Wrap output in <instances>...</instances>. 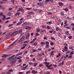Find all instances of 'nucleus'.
<instances>
[{"label":"nucleus","mask_w":74,"mask_h":74,"mask_svg":"<svg viewBox=\"0 0 74 74\" xmlns=\"http://www.w3.org/2000/svg\"><path fill=\"white\" fill-rule=\"evenodd\" d=\"M59 30V27H56V31H58Z\"/></svg>","instance_id":"nucleus-24"},{"label":"nucleus","mask_w":74,"mask_h":74,"mask_svg":"<svg viewBox=\"0 0 74 74\" xmlns=\"http://www.w3.org/2000/svg\"><path fill=\"white\" fill-rule=\"evenodd\" d=\"M53 52H54V51L51 52L50 54H51V56L53 55Z\"/></svg>","instance_id":"nucleus-33"},{"label":"nucleus","mask_w":74,"mask_h":74,"mask_svg":"<svg viewBox=\"0 0 74 74\" xmlns=\"http://www.w3.org/2000/svg\"><path fill=\"white\" fill-rule=\"evenodd\" d=\"M17 41H16L15 42H14L13 43H12V44H11L10 45H9L8 46V49H10V48H11V47H10L11 46H13V45H14V44L15 43V42H16Z\"/></svg>","instance_id":"nucleus-3"},{"label":"nucleus","mask_w":74,"mask_h":74,"mask_svg":"<svg viewBox=\"0 0 74 74\" xmlns=\"http://www.w3.org/2000/svg\"><path fill=\"white\" fill-rule=\"evenodd\" d=\"M20 14H19V13L17 12L16 13V14L15 15V16H16L17 15H19Z\"/></svg>","instance_id":"nucleus-31"},{"label":"nucleus","mask_w":74,"mask_h":74,"mask_svg":"<svg viewBox=\"0 0 74 74\" xmlns=\"http://www.w3.org/2000/svg\"><path fill=\"white\" fill-rule=\"evenodd\" d=\"M2 16L3 17V18L2 19V21H4V20H5V19L6 18V16H5L4 15H2Z\"/></svg>","instance_id":"nucleus-13"},{"label":"nucleus","mask_w":74,"mask_h":74,"mask_svg":"<svg viewBox=\"0 0 74 74\" xmlns=\"http://www.w3.org/2000/svg\"><path fill=\"white\" fill-rule=\"evenodd\" d=\"M9 36H10V37H12V36H13V35H12V32H11L9 33Z\"/></svg>","instance_id":"nucleus-19"},{"label":"nucleus","mask_w":74,"mask_h":74,"mask_svg":"<svg viewBox=\"0 0 74 74\" xmlns=\"http://www.w3.org/2000/svg\"><path fill=\"white\" fill-rule=\"evenodd\" d=\"M54 43H53V42H51L50 43V45H51V46H52L53 45Z\"/></svg>","instance_id":"nucleus-49"},{"label":"nucleus","mask_w":74,"mask_h":74,"mask_svg":"<svg viewBox=\"0 0 74 74\" xmlns=\"http://www.w3.org/2000/svg\"><path fill=\"white\" fill-rule=\"evenodd\" d=\"M3 14V12H2L1 13H0V15H1H1L2 16H3V15H4Z\"/></svg>","instance_id":"nucleus-62"},{"label":"nucleus","mask_w":74,"mask_h":74,"mask_svg":"<svg viewBox=\"0 0 74 74\" xmlns=\"http://www.w3.org/2000/svg\"><path fill=\"white\" fill-rule=\"evenodd\" d=\"M40 29H38L36 30V32L37 33H39V32H40Z\"/></svg>","instance_id":"nucleus-35"},{"label":"nucleus","mask_w":74,"mask_h":74,"mask_svg":"<svg viewBox=\"0 0 74 74\" xmlns=\"http://www.w3.org/2000/svg\"><path fill=\"white\" fill-rule=\"evenodd\" d=\"M49 47V45H47L45 46V48H48Z\"/></svg>","instance_id":"nucleus-47"},{"label":"nucleus","mask_w":74,"mask_h":74,"mask_svg":"<svg viewBox=\"0 0 74 74\" xmlns=\"http://www.w3.org/2000/svg\"><path fill=\"white\" fill-rule=\"evenodd\" d=\"M69 9H70L71 10V8H72V6H71V5H69Z\"/></svg>","instance_id":"nucleus-52"},{"label":"nucleus","mask_w":74,"mask_h":74,"mask_svg":"<svg viewBox=\"0 0 74 74\" xmlns=\"http://www.w3.org/2000/svg\"><path fill=\"white\" fill-rule=\"evenodd\" d=\"M8 55H5L4 54L2 56V58H4V57H5V56H8Z\"/></svg>","instance_id":"nucleus-23"},{"label":"nucleus","mask_w":74,"mask_h":74,"mask_svg":"<svg viewBox=\"0 0 74 74\" xmlns=\"http://www.w3.org/2000/svg\"><path fill=\"white\" fill-rule=\"evenodd\" d=\"M47 28L48 29H50L51 27H49V25H47Z\"/></svg>","instance_id":"nucleus-43"},{"label":"nucleus","mask_w":74,"mask_h":74,"mask_svg":"<svg viewBox=\"0 0 74 74\" xmlns=\"http://www.w3.org/2000/svg\"><path fill=\"white\" fill-rule=\"evenodd\" d=\"M12 71H13V70L10 69L9 71L8 72H12Z\"/></svg>","instance_id":"nucleus-38"},{"label":"nucleus","mask_w":74,"mask_h":74,"mask_svg":"<svg viewBox=\"0 0 74 74\" xmlns=\"http://www.w3.org/2000/svg\"><path fill=\"white\" fill-rule=\"evenodd\" d=\"M49 32L50 33H53V31L52 30H50V31H49Z\"/></svg>","instance_id":"nucleus-54"},{"label":"nucleus","mask_w":74,"mask_h":74,"mask_svg":"<svg viewBox=\"0 0 74 74\" xmlns=\"http://www.w3.org/2000/svg\"><path fill=\"white\" fill-rule=\"evenodd\" d=\"M71 25L72 26H74V23H71Z\"/></svg>","instance_id":"nucleus-60"},{"label":"nucleus","mask_w":74,"mask_h":74,"mask_svg":"<svg viewBox=\"0 0 74 74\" xmlns=\"http://www.w3.org/2000/svg\"><path fill=\"white\" fill-rule=\"evenodd\" d=\"M42 66H43L42 64H39V67H42Z\"/></svg>","instance_id":"nucleus-45"},{"label":"nucleus","mask_w":74,"mask_h":74,"mask_svg":"<svg viewBox=\"0 0 74 74\" xmlns=\"http://www.w3.org/2000/svg\"><path fill=\"white\" fill-rule=\"evenodd\" d=\"M22 9V8H19L18 10V11H21V9Z\"/></svg>","instance_id":"nucleus-37"},{"label":"nucleus","mask_w":74,"mask_h":74,"mask_svg":"<svg viewBox=\"0 0 74 74\" xmlns=\"http://www.w3.org/2000/svg\"><path fill=\"white\" fill-rule=\"evenodd\" d=\"M46 25H42V28H43L44 29H45L46 27Z\"/></svg>","instance_id":"nucleus-36"},{"label":"nucleus","mask_w":74,"mask_h":74,"mask_svg":"<svg viewBox=\"0 0 74 74\" xmlns=\"http://www.w3.org/2000/svg\"><path fill=\"white\" fill-rule=\"evenodd\" d=\"M28 52H29L28 51H25V53H28Z\"/></svg>","instance_id":"nucleus-61"},{"label":"nucleus","mask_w":74,"mask_h":74,"mask_svg":"<svg viewBox=\"0 0 74 74\" xmlns=\"http://www.w3.org/2000/svg\"><path fill=\"white\" fill-rule=\"evenodd\" d=\"M51 40H55V38H53V36L51 37Z\"/></svg>","instance_id":"nucleus-27"},{"label":"nucleus","mask_w":74,"mask_h":74,"mask_svg":"<svg viewBox=\"0 0 74 74\" xmlns=\"http://www.w3.org/2000/svg\"><path fill=\"white\" fill-rule=\"evenodd\" d=\"M30 73V71H27V72L26 73L28 74L29 73Z\"/></svg>","instance_id":"nucleus-57"},{"label":"nucleus","mask_w":74,"mask_h":74,"mask_svg":"<svg viewBox=\"0 0 74 74\" xmlns=\"http://www.w3.org/2000/svg\"><path fill=\"white\" fill-rule=\"evenodd\" d=\"M12 64H14V63H15V61L14 60L12 61Z\"/></svg>","instance_id":"nucleus-63"},{"label":"nucleus","mask_w":74,"mask_h":74,"mask_svg":"<svg viewBox=\"0 0 74 74\" xmlns=\"http://www.w3.org/2000/svg\"><path fill=\"white\" fill-rule=\"evenodd\" d=\"M36 72V71H34V70H33L32 71V73L33 74L34 73Z\"/></svg>","instance_id":"nucleus-42"},{"label":"nucleus","mask_w":74,"mask_h":74,"mask_svg":"<svg viewBox=\"0 0 74 74\" xmlns=\"http://www.w3.org/2000/svg\"><path fill=\"white\" fill-rule=\"evenodd\" d=\"M49 1H50L51 3H53V0H46L45 1V4H46L48 2H49Z\"/></svg>","instance_id":"nucleus-6"},{"label":"nucleus","mask_w":74,"mask_h":74,"mask_svg":"<svg viewBox=\"0 0 74 74\" xmlns=\"http://www.w3.org/2000/svg\"><path fill=\"white\" fill-rule=\"evenodd\" d=\"M42 49L40 47H39L38 48V49H37L38 51H41V50Z\"/></svg>","instance_id":"nucleus-40"},{"label":"nucleus","mask_w":74,"mask_h":74,"mask_svg":"<svg viewBox=\"0 0 74 74\" xmlns=\"http://www.w3.org/2000/svg\"><path fill=\"white\" fill-rule=\"evenodd\" d=\"M44 64H45V65H46V67H47V66H49V63L48 62H45L44 63Z\"/></svg>","instance_id":"nucleus-9"},{"label":"nucleus","mask_w":74,"mask_h":74,"mask_svg":"<svg viewBox=\"0 0 74 74\" xmlns=\"http://www.w3.org/2000/svg\"><path fill=\"white\" fill-rule=\"evenodd\" d=\"M64 45H65V47H66L67 46H68V45L66 43H65L64 44Z\"/></svg>","instance_id":"nucleus-51"},{"label":"nucleus","mask_w":74,"mask_h":74,"mask_svg":"<svg viewBox=\"0 0 74 74\" xmlns=\"http://www.w3.org/2000/svg\"><path fill=\"white\" fill-rule=\"evenodd\" d=\"M37 42H35L33 44V45L34 46H35V47H36V45H37Z\"/></svg>","instance_id":"nucleus-22"},{"label":"nucleus","mask_w":74,"mask_h":74,"mask_svg":"<svg viewBox=\"0 0 74 74\" xmlns=\"http://www.w3.org/2000/svg\"><path fill=\"white\" fill-rule=\"evenodd\" d=\"M18 31H17L14 32L13 33H12V35L13 36H15V35H16L17 34H18Z\"/></svg>","instance_id":"nucleus-7"},{"label":"nucleus","mask_w":74,"mask_h":74,"mask_svg":"<svg viewBox=\"0 0 74 74\" xmlns=\"http://www.w3.org/2000/svg\"><path fill=\"white\" fill-rule=\"evenodd\" d=\"M46 73L47 74H50V72L47 71L46 72Z\"/></svg>","instance_id":"nucleus-41"},{"label":"nucleus","mask_w":74,"mask_h":74,"mask_svg":"<svg viewBox=\"0 0 74 74\" xmlns=\"http://www.w3.org/2000/svg\"><path fill=\"white\" fill-rule=\"evenodd\" d=\"M64 11H65L66 12H67L68 11V8H65L63 9Z\"/></svg>","instance_id":"nucleus-15"},{"label":"nucleus","mask_w":74,"mask_h":74,"mask_svg":"<svg viewBox=\"0 0 74 74\" xmlns=\"http://www.w3.org/2000/svg\"><path fill=\"white\" fill-rule=\"evenodd\" d=\"M9 11H11L12 10V8H10L8 9Z\"/></svg>","instance_id":"nucleus-50"},{"label":"nucleus","mask_w":74,"mask_h":74,"mask_svg":"<svg viewBox=\"0 0 74 74\" xmlns=\"http://www.w3.org/2000/svg\"><path fill=\"white\" fill-rule=\"evenodd\" d=\"M67 21H66V20L64 23V24L66 25L67 23Z\"/></svg>","instance_id":"nucleus-59"},{"label":"nucleus","mask_w":74,"mask_h":74,"mask_svg":"<svg viewBox=\"0 0 74 74\" xmlns=\"http://www.w3.org/2000/svg\"><path fill=\"white\" fill-rule=\"evenodd\" d=\"M12 25H13V24H10L8 25V27H10L11 26H12Z\"/></svg>","instance_id":"nucleus-58"},{"label":"nucleus","mask_w":74,"mask_h":74,"mask_svg":"<svg viewBox=\"0 0 74 74\" xmlns=\"http://www.w3.org/2000/svg\"><path fill=\"white\" fill-rule=\"evenodd\" d=\"M22 29H20L18 32V33L19 34H21V33H22Z\"/></svg>","instance_id":"nucleus-30"},{"label":"nucleus","mask_w":74,"mask_h":74,"mask_svg":"<svg viewBox=\"0 0 74 74\" xmlns=\"http://www.w3.org/2000/svg\"><path fill=\"white\" fill-rule=\"evenodd\" d=\"M22 58V56H19L16 59H21Z\"/></svg>","instance_id":"nucleus-32"},{"label":"nucleus","mask_w":74,"mask_h":74,"mask_svg":"<svg viewBox=\"0 0 74 74\" xmlns=\"http://www.w3.org/2000/svg\"><path fill=\"white\" fill-rule=\"evenodd\" d=\"M62 62L61 63V66H63V64H64V61L63 60H62Z\"/></svg>","instance_id":"nucleus-26"},{"label":"nucleus","mask_w":74,"mask_h":74,"mask_svg":"<svg viewBox=\"0 0 74 74\" xmlns=\"http://www.w3.org/2000/svg\"><path fill=\"white\" fill-rule=\"evenodd\" d=\"M19 74H22L23 73V72H19L18 73Z\"/></svg>","instance_id":"nucleus-48"},{"label":"nucleus","mask_w":74,"mask_h":74,"mask_svg":"<svg viewBox=\"0 0 74 74\" xmlns=\"http://www.w3.org/2000/svg\"><path fill=\"white\" fill-rule=\"evenodd\" d=\"M27 22H25V23H24L23 24V26H25V25H27Z\"/></svg>","instance_id":"nucleus-20"},{"label":"nucleus","mask_w":74,"mask_h":74,"mask_svg":"<svg viewBox=\"0 0 74 74\" xmlns=\"http://www.w3.org/2000/svg\"><path fill=\"white\" fill-rule=\"evenodd\" d=\"M25 37L24 36H23L22 38L20 39L19 40H18V42H22L24 40V39L25 38Z\"/></svg>","instance_id":"nucleus-4"},{"label":"nucleus","mask_w":74,"mask_h":74,"mask_svg":"<svg viewBox=\"0 0 74 74\" xmlns=\"http://www.w3.org/2000/svg\"><path fill=\"white\" fill-rule=\"evenodd\" d=\"M73 46H72L71 47H69V49H73Z\"/></svg>","instance_id":"nucleus-28"},{"label":"nucleus","mask_w":74,"mask_h":74,"mask_svg":"<svg viewBox=\"0 0 74 74\" xmlns=\"http://www.w3.org/2000/svg\"><path fill=\"white\" fill-rule=\"evenodd\" d=\"M45 43L47 45H48L49 44V42L48 41H47Z\"/></svg>","instance_id":"nucleus-39"},{"label":"nucleus","mask_w":74,"mask_h":74,"mask_svg":"<svg viewBox=\"0 0 74 74\" xmlns=\"http://www.w3.org/2000/svg\"><path fill=\"white\" fill-rule=\"evenodd\" d=\"M64 51H67V49H68V48H67V47L66 46H65L64 47Z\"/></svg>","instance_id":"nucleus-12"},{"label":"nucleus","mask_w":74,"mask_h":74,"mask_svg":"<svg viewBox=\"0 0 74 74\" xmlns=\"http://www.w3.org/2000/svg\"><path fill=\"white\" fill-rule=\"evenodd\" d=\"M36 40H37V38H35L34 39H33L32 40V41L31 42H29V43H32L33 44L34 41H36Z\"/></svg>","instance_id":"nucleus-11"},{"label":"nucleus","mask_w":74,"mask_h":74,"mask_svg":"<svg viewBox=\"0 0 74 74\" xmlns=\"http://www.w3.org/2000/svg\"><path fill=\"white\" fill-rule=\"evenodd\" d=\"M38 5H40V6H42V5H44V3H42L41 2H38L37 3Z\"/></svg>","instance_id":"nucleus-8"},{"label":"nucleus","mask_w":74,"mask_h":74,"mask_svg":"<svg viewBox=\"0 0 74 74\" xmlns=\"http://www.w3.org/2000/svg\"><path fill=\"white\" fill-rule=\"evenodd\" d=\"M27 45V44H24L23 45V47H25V46H26Z\"/></svg>","instance_id":"nucleus-56"},{"label":"nucleus","mask_w":74,"mask_h":74,"mask_svg":"<svg viewBox=\"0 0 74 74\" xmlns=\"http://www.w3.org/2000/svg\"><path fill=\"white\" fill-rule=\"evenodd\" d=\"M68 38L69 39H71V38H72V36H70L68 37Z\"/></svg>","instance_id":"nucleus-55"},{"label":"nucleus","mask_w":74,"mask_h":74,"mask_svg":"<svg viewBox=\"0 0 74 74\" xmlns=\"http://www.w3.org/2000/svg\"><path fill=\"white\" fill-rule=\"evenodd\" d=\"M65 34H66V35H69V31H66L65 32Z\"/></svg>","instance_id":"nucleus-17"},{"label":"nucleus","mask_w":74,"mask_h":74,"mask_svg":"<svg viewBox=\"0 0 74 74\" xmlns=\"http://www.w3.org/2000/svg\"><path fill=\"white\" fill-rule=\"evenodd\" d=\"M32 28V27H30L29 26H27L26 27H25V29H27L28 30V31H29L30 29H31V28Z\"/></svg>","instance_id":"nucleus-5"},{"label":"nucleus","mask_w":74,"mask_h":74,"mask_svg":"<svg viewBox=\"0 0 74 74\" xmlns=\"http://www.w3.org/2000/svg\"><path fill=\"white\" fill-rule=\"evenodd\" d=\"M28 66V65H27L25 67H23V70H26V68Z\"/></svg>","instance_id":"nucleus-14"},{"label":"nucleus","mask_w":74,"mask_h":74,"mask_svg":"<svg viewBox=\"0 0 74 74\" xmlns=\"http://www.w3.org/2000/svg\"><path fill=\"white\" fill-rule=\"evenodd\" d=\"M29 65H32L33 64V63L32 62H30L29 63Z\"/></svg>","instance_id":"nucleus-53"},{"label":"nucleus","mask_w":74,"mask_h":74,"mask_svg":"<svg viewBox=\"0 0 74 74\" xmlns=\"http://www.w3.org/2000/svg\"><path fill=\"white\" fill-rule=\"evenodd\" d=\"M36 59V58H33V61H34H34H35V60Z\"/></svg>","instance_id":"nucleus-64"},{"label":"nucleus","mask_w":74,"mask_h":74,"mask_svg":"<svg viewBox=\"0 0 74 74\" xmlns=\"http://www.w3.org/2000/svg\"><path fill=\"white\" fill-rule=\"evenodd\" d=\"M30 9H32V8H26V10H30Z\"/></svg>","instance_id":"nucleus-46"},{"label":"nucleus","mask_w":74,"mask_h":74,"mask_svg":"<svg viewBox=\"0 0 74 74\" xmlns=\"http://www.w3.org/2000/svg\"><path fill=\"white\" fill-rule=\"evenodd\" d=\"M45 44V43L43 42H41V43H40V44L41 45H44Z\"/></svg>","instance_id":"nucleus-34"},{"label":"nucleus","mask_w":74,"mask_h":74,"mask_svg":"<svg viewBox=\"0 0 74 74\" xmlns=\"http://www.w3.org/2000/svg\"><path fill=\"white\" fill-rule=\"evenodd\" d=\"M29 35H30V34H28L26 36V39H27L28 38H29Z\"/></svg>","instance_id":"nucleus-25"},{"label":"nucleus","mask_w":74,"mask_h":74,"mask_svg":"<svg viewBox=\"0 0 74 74\" xmlns=\"http://www.w3.org/2000/svg\"><path fill=\"white\" fill-rule=\"evenodd\" d=\"M14 56H15V55H13L11 57H9L8 58V59L10 61H12V60H14V58H13Z\"/></svg>","instance_id":"nucleus-2"},{"label":"nucleus","mask_w":74,"mask_h":74,"mask_svg":"<svg viewBox=\"0 0 74 74\" xmlns=\"http://www.w3.org/2000/svg\"><path fill=\"white\" fill-rule=\"evenodd\" d=\"M21 12H23H23H24V9L22 8H21Z\"/></svg>","instance_id":"nucleus-21"},{"label":"nucleus","mask_w":74,"mask_h":74,"mask_svg":"<svg viewBox=\"0 0 74 74\" xmlns=\"http://www.w3.org/2000/svg\"><path fill=\"white\" fill-rule=\"evenodd\" d=\"M22 21H20V22H18L17 23L16 26H19V25H21L22 24Z\"/></svg>","instance_id":"nucleus-10"},{"label":"nucleus","mask_w":74,"mask_h":74,"mask_svg":"<svg viewBox=\"0 0 74 74\" xmlns=\"http://www.w3.org/2000/svg\"><path fill=\"white\" fill-rule=\"evenodd\" d=\"M38 64V63H36L34 64V66L35 67H36V66Z\"/></svg>","instance_id":"nucleus-29"},{"label":"nucleus","mask_w":74,"mask_h":74,"mask_svg":"<svg viewBox=\"0 0 74 74\" xmlns=\"http://www.w3.org/2000/svg\"><path fill=\"white\" fill-rule=\"evenodd\" d=\"M60 14L61 16H63L64 15V12L63 11H61Z\"/></svg>","instance_id":"nucleus-16"},{"label":"nucleus","mask_w":74,"mask_h":74,"mask_svg":"<svg viewBox=\"0 0 74 74\" xmlns=\"http://www.w3.org/2000/svg\"><path fill=\"white\" fill-rule=\"evenodd\" d=\"M39 35H40V34L39 33H36L35 36H39Z\"/></svg>","instance_id":"nucleus-44"},{"label":"nucleus","mask_w":74,"mask_h":74,"mask_svg":"<svg viewBox=\"0 0 74 74\" xmlns=\"http://www.w3.org/2000/svg\"><path fill=\"white\" fill-rule=\"evenodd\" d=\"M51 66H52V64H51L50 65H49V66L47 65L46 67H47V70L50 69V70H54V68L53 67H51Z\"/></svg>","instance_id":"nucleus-1"},{"label":"nucleus","mask_w":74,"mask_h":74,"mask_svg":"<svg viewBox=\"0 0 74 74\" xmlns=\"http://www.w3.org/2000/svg\"><path fill=\"white\" fill-rule=\"evenodd\" d=\"M59 5L61 7H62V6H63V3H62V2H60L59 3Z\"/></svg>","instance_id":"nucleus-18"}]
</instances>
